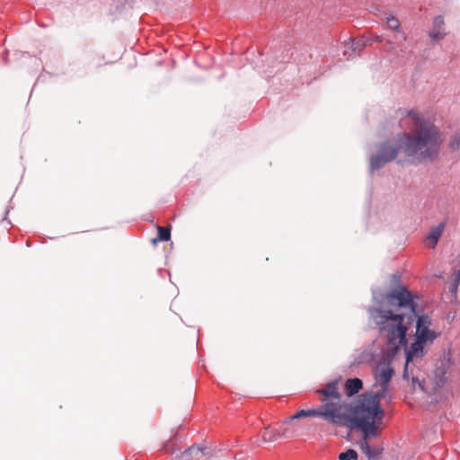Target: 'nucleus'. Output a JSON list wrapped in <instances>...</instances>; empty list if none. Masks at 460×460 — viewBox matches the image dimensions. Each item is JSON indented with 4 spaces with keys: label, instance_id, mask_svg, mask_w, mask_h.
I'll return each instance as SVG.
<instances>
[{
    "label": "nucleus",
    "instance_id": "9b49d317",
    "mask_svg": "<svg viewBox=\"0 0 460 460\" xmlns=\"http://www.w3.org/2000/svg\"><path fill=\"white\" fill-rule=\"evenodd\" d=\"M207 456V447L197 445L191 446L183 453V456L188 457L189 460H202Z\"/></svg>",
    "mask_w": 460,
    "mask_h": 460
},
{
    "label": "nucleus",
    "instance_id": "7ed1b4c3",
    "mask_svg": "<svg viewBox=\"0 0 460 460\" xmlns=\"http://www.w3.org/2000/svg\"><path fill=\"white\" fill-rule=\"evenodd\" d=\"M385 307L376 308L372 317L378 327L379 332L385 336L388 344L394 349L406 344L407 327L403 324L404 314L399 313L401 308L415 312V304L411 294L404 288L398 287L384 296Z\"/></svg>",
    "mask_w": 460,
    "mask_h": 460
},
{
    "label": "nucleus",
    "instance_id": "9d476101",
    "mask_svg": "<svg viewBox=\"0 0 460 460\" xmlns=\"http://www.w3.org/2000/svg\"><path fill=\"white\" fill-rule=\"evenodd\" d=\"M292 436L293 432L288 428L282 427L280 430H278L267 427L261 434V438L264 442H272L280 438H290Z\"/></svg>",
    "mask_w": 460,
    "mask_h": 460
},
{
    "label": "nucleus",
    "instance_id": "1a4fd4ad",
    "mask_svg": "<svg viewBox=\"0 0 460 460\" xmlns=\"http://www.w3.org/2000/svg\"><path fill=\"white\" fill-rule=\"evenodd\" d=\"M394 369L388 364H383L376 367L375 370L376 386V385H388L394 376Z\"/></svg>",
    "mask_w": 460,
    "mask_h": 460
},
{
    "label": "nucleus",
    "instance_id": "f03ea898",
    "mask_svg": "<svg viewBox=\"0 0 460 460\" xmlns=\"http://www.w3.org/2000/svg\"><path fill=\"white\" fill-rule=\"evenodd\" d=\"M316 394L322 396L318 408L296 411L283 422V426L301 418L319 417L336 426L365 431L366 423L359 414L358 403L352 406L342 399L337 381L330 382L324 387L317 389Z\"/></svg>",
    "mask_w": 460,
    "mask_h": 460
},
{
    "label": "nucleus",
    "instance_id": "0eeeda50",
    "mask_svg": "<svg viewBox=\"0 0 460 460\" xmlns=\"http://www.w3.org/2000/svg\"><path fill=\"white\" fill-rule=\"evenodd\" d=\"M374 425L376 427V433L375 434H371V435H366L365 431L363 429H360L361 432L363 433V438L359 441L358 443V446H359V448L360 450L362 451V453H364L367 458L369 459H376L377 458L380 454H381V450L378 449V448H373L370 447V445L368 444L367 442V439L369 438H372V437H376L379 433V428H380V425L381 423L380 422H376L375 421L374 422Z\"/></svg>",
    "mask_w": 460,
    "mask_h": 460
},
{
    "label": "nucleus",
    "instance_id": "412c9836",
    "mask_svg": "<svg viewBox=\"0 0 460 460\" xmlns=\"http://www.w3.org/2000/svg\"><path fill=\"white\" fill-rule=\"evenodd\" d=\"M444 383H445V380H444V375H443V376L439 378V381H438V382L436 383V386H437V387H440V386H442V385H444Z\"/></svg>",
    "mask_w": 460,
    "mask_h": 460
},
{
    "label": "nucleus",
    "instance_id": "5701e85b",
    "mask_svg": "<svg viewBox=\"0 0 460 460\" xmlns=\"http://www.w3.org/2000/svg\"><path fill=\"white\" fill-rule=\"evenodd\" d=\"M387 43H388L389 45H392V42H391V41H387ZM390 49H394V46H390Z\"/></svg>",
    "mask_w": 460,
    "mask_h": 460
},
{
    "label": "nucleus",
    "instance_id": "aec40b11",
    "mask_svg": "<svg viewBox=\"0 0 460 460\" xmlns=\"http://www.w3.org/2000/svg\"><path fill=\"white\" fill-rule=\"evenodd\" d=\"M459 283H460V270L456 273V279H455V282L453 284L451 291L456 292Z\"/></svg>",
    "mask_w": 460,
    "mask_h": 460
},
{
    "label": "nucleus",
    "instance_id": "6ab92c4d",
    "mask_svg": "<svg viewBox=\"0 0 460 460\" xmlns=\"http://www.w3.org/2000/svg\"><path fill=\"white\" fill-rule=\"evenodd\" d=\"M430 37L433 39V40H442L444 38V33L440 31V30H435L433 28V31L430 32Z\"/></svg>",
    "mask_w": 460,
    "mask_h": 460
},
{
    "label": "nucleus",
    "instance_id": "a211bd4d",
    "mask_svg": "<svg viewBox=\"0 0 460 460\" xmlns=\"http://www.w3.org/2000/svg\"><path fill=\"white\" fill-rule=\"evenodd\" d=\"M444 26V19L442 16H437L434 21H433V28L435 30H440L443 28Z\"/></svg>",
    "mask_w": 460,
    "mask_h": 460
},
{
    "label": "nucleus",
    "instance_id": "ddd939ff",
    "mask_svg": "<svg viewBox=\"0 0 460 460\" xmlns=\"http://www.w3.org/2000/svg\"><path fill=\"white\" fill-rule=\"evenodd\" d=\"M386 23H387V26L389 27V29L393 30V31H395L397 32V34L394 36V40L400 44L401 41H405L406 40V36L404 35L403 32H401L399 31L400 29V22L398 19L394 18V17H388L387 20H386Z\"/></svg>",
    "mask_w": 460,
    "mask_h": 460
},
{
    "label": "nucleus",
    "instance_id": "f8f14e48",
    "mask_svg": "<svg viewBox=\"0 0 460 460\" xmlns=\"http://www.w3.org/2000/svg\"><path fill=\"white\" fill-rule=\"evenodd\" d=\"M445 228V224L441 223L438 226L433 227L430 233L426 237L427 245L430 248H435L438 243L439 237L441 236Z\"/></svg>",
    "mask_w": 460,
    "mask_h": 460
},
{
    "label": "nucleus",
    "instance_id": "f3484780",
    "mask_svg": "<svg viewBox=\"0 0 460 460\" xmlns=\"http://www.w3.org/2000/svg\"><path fill=\"white\" fill-rule=\"evenodd\" d=\"M340 460H358V454L353 449H349L343 452L339 456Z\"/></svg>",
    "mask_w": 460,
    "mask_h": 460
},
{
    "label": "nucleus",
    "instance_id": "4468645a",
    "mask_svg": "<svg viewBox=\"0 0 460 460\" xmlns=\"http://www.w3.org/2000/svg\"><path fill=\"white\" fill-rule=\"evenodd\" d=\"M363 386V383L359 378H350L345 383V391L349 396L358 394Z\"/></svg>",
    "mask_w": 460,
    "mask_h": 460
},
{
    "label": "nucleus",
    "instance_id": "f257e3e1",
    "mask_svg": "<svg viewBox=\"0 0 460 460\" xmlns=\"http://www.w3.org/2000/svg\"><path fill=\"white\" fill-rule=\"evenodd\" d=\"M408 116L415 122L411 134L403 135L400 146L382 144L378 153L370 159L372 170H377L393 161L400 148H402L406 155L414 156L420 162L433 160L438 155L443 142L439 130L432 123L420 119L418 113L413 111H411Z\"/></svg>",
    "mask_w": 460,
    "mask_h": 460
},
{
    "label": "nucleus",
    "instance_id": "39448f33",
    "mask_svg": "<svg viewBox=\"0 0 460 460\" xmlns=\"http://www.w3.org/2000/svg\"><path fill=\"white\" fill-rule=\"evenodd\" d=\"M428 344L429 343L416 337V341L411 344L406 352L407 357L403 370V378L411 380L413 389H415L416 385H418L421 390H424L423 385L420 382L419 378L412 374V370L411 369V362L412 361L413 358H419L423 355L424 347Z\"/></svg>",
    "mask_w": 460,
    "mask_h": 460
},
{
    "label": "nucleus",
    "instance_id": "2eb2a0df",
    "mask_svg": "<svg viewBox=\"0 0 460 460\" xmlns=\"http://www.w3.org/2000/svg\"><path fill=\"white\" fill-rule=\"evenodd\" d=\"M157 238L153 239V243H155L157 241L167 242L171 238V230L169 227L158 226Z\"/></svg>",
    "mask_w": 460,
    "mask_h": 460
},
{
    "label": "nucleus",
    "instance_id": "6e6552de",
    "mask_svg": "<svg viewBox=\"0 0 460 460\" xmlns=\"http://www.w3.org/2000/svg\"><path fill=\"white\" fill-rule=\"evenodd\" d=\"M371 45L368 39L364 37L345 42L343 55L347 58H352L358 56L367 46Z\"/></svg>",
    "mask_w": 460,
    "mask_h": 460
},
{
    "label": "nucleus",
    "instance_id": "20e7f679",
    "mask_svg": "<svg viewBox=\"0 0 460 460\" xmlns=\"http://www.w3.org/2000/svg\"><path fill=\"white\" fill-rule=\"evenodd\" d=\"M379 388L375 392H368L361 394L358 401L359 407V414L365 421L366 435H373L376 433L374 422L382 423L385 411L380 406V401L385 398L391 400L388 385H378Z\"/></svg>",
    "mask_w": 460,
    "mask_h": 460
},
{
    "label": "nucleus",
    "instance_id": "4be33fe9",
    "mask_svg": "<svg viewBox=\"0 0 460 460\" xmlns=\"http://www.w3.org/2000/svg\"><path fill=\"white\" fill-rule=\"evenodd\" d=\"M383 37L382 36H376L373 41H382ZM369 41L372 43V40H369Z\"/></svg>",
    "mask_w": 460,
    "mask_h": 460
},
{
    "label": "nucleus",
    "instance_id": "423d86ee",
    "mask_svg": "<svg viewBox=\"0 0 460 460\" xmlns=\"http://www.w3.org/2000/svg\"><path fill=\"white\" fill-rule=\"evenodd\" d=\"M430 318L428 315H420L416 324V337L429 343H432L438 337V333L429 329Z\"/></svg>",
    "mask_w": 460,
    "mask_h": 460
},
{
    "label": "nucleus",
    "instance_id": "dca6fc26",
    "mask_svg": "<svg viewBox=\"0 0 460 460\" xmlns=\"http://www.w3.org/2000/svg\"><path fill=\"white\" fill-rule=\"evenodd\" d=\"M449 147L452 151L460 150V130L456 132L451 137Z\"/></svg>",
    "mask_w": 460,
    "mask_h": 460
}]
</instances>
